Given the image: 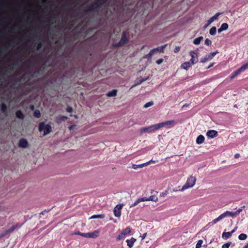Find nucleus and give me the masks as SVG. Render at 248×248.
Here are the masks:
<instances>
[{
    "instance_id": "obj_1",
    "label": "nucleus",
    "mask_w": 248,
    "mask_h": 248,
    "mask_svg": "<svg viewBox=\"0 0 248 248\" xmlns=\"http://www.w3.org/2000/svg\"><path fill=\"white\" fill-rule=\"evenodd\" d=\"M196 181V177L192 174L190 175L187 178L186 183L183 186L180 191L182 192L192 188L195 185Z\"/></svg>"
},
{
    "instance_id": "obj_2",
    "label": "nucleus",
    "mask_w": 248,
    "mask_h": 248,
    "mask_svg": "<svg viewBox=\"0 0 248 248\" xmlns=\"http://www.w3.org/2000/svg\"><path fill=\"white\" fill-rule=\"evenodd\" d=\"M38 130L40 132H43V136H45L51 132L52 127L50 125L42 122L39 124Z\"/></svg>"
},
{
    "instance_id": "obj_3",
    "label": "nucleus",
    "mask_w": 248,
    "mask_h": 248,
    "mask_svg": "<svg viewBox=\"0 0 248 248\" xmlns=\"http://www.w3.org/2000/svg\"><path fill=\"white\" fill-rule=\"evenodd\" d=\"M248 68V62H247L246 63L243 64V65H242L240 68H239L237 70H236L235 72H234L230 78L231 79H232L234 78L239 74H240L241 72L244 71Z\"/></svg>"
},
{
    "instance_id": "obj_4",
    "label": "nucleus",
    "mask_w": 248,
    "mask_h": 248,
    "mask_svg": "<svg viewBox=\"0 0 248 248\" xmlns=\"http://www.w3.org/2000/svg\"><path fill=\"white\" fill-rule=\"evenodd\" d=\"M123 206V203H120L114 208L113 213L115 217H119L121 216V210Z\"/></svg>"
},
{
    "instance_id": "obj_5",
    "label": "nucleus",
    "mask_w": 248,
    "mask_h": 248,
    "mask_svg": "<svg viewBox=\"0 0 248 248\" xmlns=\"http://www.w3.org/2000/svg\"><path fill=\"white\" fill-rule=\"evenodd\" d=\"M218 53V52L217 51L212 52L209 55H206L204 57L202 58L201 60V62L202 63L206 62L208 61L212 60L213 58V57Z\"/></svg>"
},
{
    "instance_id": "obj_6",
    "label": "nucleus",
    "mask_w": 248,
    "mask_h": 248,
    "mask_svg": "<svg viewBox=\"0 0 248 248\" xmlns=\"http://www.w3.org/2000/svg\"><path fill=\"white\" fill-rule=\"evenodd\" d=\"M242 211V209H239L237 210L236 212H230V211H226L224 213H223V215L224 216V217H234L238 215Z\"/></svg>"
},
{
    "instance_id": "obj_7",
    "label": "nucleus",
    "mask_w": 248,
    "mask_h": 248,
    "mask_svg": "<svg viewBox=\"0 0 248 248\" xmlns=\"http://www.w3.org/2000/svg\"><path fill=\"white\" fill-rule=\"evenodd\" d=\"M190 56H191L190 62L193 65L196 63L198 62V54L195 51H191L189 52Z\"/></svg>"
},
{
    "instance_id": "obj_8",
    "label": "nucleus",
    "mask_w": 248,
    "mask_h": 248,
    "mask_svg": "<svg viewBox=\"0 0 248 248\" xmlns=\"http://www.w3.org/2000/svg\"><path fill=\"white\" fill-rule=\"evenodd\" d=\"M100 232L98 230H95L91 232L86 233L85 238H96L99 235Z\"/></svg>"
},
{
    "instance_id": "obj_9",
    "label": "nucleus",
    "mask_w": 248,
    "mask_h": 248,
    "mask_svg": "<svg viewBox=\"0 0 248 248\" xmlns=\"http://www.w3.org/2000/svg\"><path fill=\"white\" fill-rule=\"evenodd\" d=\"M131 232V229L130 228L127 227L125 228L122 232H121L118 236L117 239L121 240L124 238L125 236L127 234H129Z\"/></svg>"
},
{
    "instance_id": "obj_10",
    "label": "nucleus",
    "mask_w": 248,
    "mask_h": 248,
    "mask_svg": "<svg viewBox=\"0 0 248 248\" xmlns=\"http://www.w3.org/2000/svg\"><path fill=\"white\" fill-rule=\"evenodd\" d=\"M28 141L24 139H21L19 140L18 142V146L22 148H26L28 147Z\"/></svg>"
},
{
    "instance_id": "obj_11",
    "label": "nucleus",
    "mask_w": 248,
    "mask_h": 248,
    "mask_svg": "<svg viewBox=\"0 0 248 248\" xmlns=\"http://www.w3.org/2000/svg\"><path fill=\"white\" fill-rule=\"evenodd\" d=\"M206 136L210 138H214L217 136V132L214 130H209L206 133Z\"/></svg>"
},
{
    "instance_id": "obj_12",
    "label": "nucleus",
    "mask_w": 248,
    "mask_h": 248,
    "mask_svg": "<svg viewBox=\"0 0 248 248\" xmlns=\"http://www.w3.org/2000/svg\"><path fill=\"white\" fill-rule=\"evenodd\" d=\"M167 46V45L165 44L163 46H158L156 48H154V49H153V50L154 51L155 53L157 52H158L160 53H163L164 50L165 48Z\"/></svg>"
},
{
    "instance_id": "obj_13",
    "label": "nucleus",
    "mask_w": 248,
    "mask_h": 248,
    "mask_svg": "<svg viewBox=\"0 0 248 248\" xmlns=\"http://www.w3.org/2000/svg\"><path fill=\"white\" fill-rule=\"evenodd\" d=\"M192 64L190 62H185L181 64V69L187 70L189 67H190L192 66Z\"/></svg>"
},
{
    "instance_id": "obj_14",
    "label": "nucleus",
    "mask_w": 248,
    "mask_h": 248,
    "mask_svg": "<svg viewBox=\"0 0 248 248\" xmlns=\"http://www.w3.org/2000/svg\"><path fill=\"white\" fill-rule=\"evenodd\" d=\"M151 161V160L150 161L147 162L146 163L140 164V165L134 164V165H132V168L133 169L136 170V169H137L138 168H142L143 167L146 166L148 165H149Z\"/></svg>"
},
{
    "instance_id": "obj_15",
    "label": "nucleus",
    "mask_w": 248,
    "mask_h": 248,
    "mask_svg": "<svg viewBox=\"0 0 248 248\" xmlns=\"http://www.w3.org/2000/svg\"><path fill=\"white\" fill-rule=\"evenodd\" d=\"M221 15L220 13H216L214 16L209 18L208 20V25H210L212 22H213L215 20H217L219 16Z\"/></svg>"
},
{
    "instance_id": "obj_16",
    "label": "nucleus",
    "mask_w": 248,
    "mask_h": 248,
    "mask_svg": "<svg viewBox=\"0 0 248 248\" xmlns=\"http://www.w3.org/2000/svg\"><path fill=\"white\" fill-rule=\"evenodd\" d=\"M204 137L202 135H200L197 138L196 142L197 144H201L204 142Z\"/></svg>"
},
{
    "instance_id": "obj_17",
    "label": "nucleus",
    "mask_w": 248,
    "mask_h": 248,
    "mask_svg": "<svg viewBox=\"0 0 248 248\" xmlns=\"http://www.w3.org/2000/svg\"><path fill=\"white\" fill-rule=\"evenodd\" d=\"M228 28V25L227 23H224L221 25L219 29H218L217 31L219 33H220L224 31L227 30Z\"/></svg>"
},
{
    "instance_id": "obj_18",
    "label": "nucleus",
    "mask_w": 248,
    "mask_h": 248,
    "mask_svg": "<svg viewBox=\"0 0 248 248\" xmlns=\"http://www.w3.org/2000/svg\"><path fill=\"white\" fill-rule=\"evenodd\" d=\"M136 241V239L134 238H131L130 239H127L126 240L127 245L129 248H131L133 247Z\"/></svg>"
},
{
    "instance_id": "obj_19",
    "label": "nucleus",
    "mask_w": 248,
    "mask_h": 248,
    "mask_svg": "<svg viewBox=\"0 0 248 248\" xmlns=\"http://www.w3.org/2000/svg\"><path fill=\"white\" fill-rule=\"evenodd\" d=\"M117 90L114 89L107 93V96L108 97H115L116 96Z\"/></svg>"
},
{
    "instance_id": "obj_20",
    "label": "nucleus",
    "mask_w": 248,
    "mask_h": 248,
    "mask_svg": "<svg viewBox=\"0 0 248 248\" xmlns=\"http://www.w3.org/2000/svg\"><path fill=\"white\" fill-rule=\"evenodd\" d=\"M203 38L202 36H200L195 38L193 40V43L196 45H198L200 44L201 42L203 40Z\"/></svg>"
},
{
    "instance_id": "obj_21",
    "label": "nucleus",
    "mask_w": 248,
    "mask_h": 248,
    "mask_svg": "<svg viewBox=\"0 0 248 248\" xmlns=\"http://www.w3.org/2000/svg\"><path fill=\"white\" fill-rule=\"evenodd\" d=\"M232 235L231 233L230 232H224L222 234V238L223 239L227 240Z\"/></svg>"
},
{
    "instance_id": "obj_22",
    "label": "nucleus",
    "mask_w": 248,
    "mask_h": 248,
    "mask_svg": "<svg viewBox=\"0 0 248 248\" xmlns=\"http://www.w3.org/2000/svg\"><path fill=\"white\" fill-rule=\"evenodd\" d=\"M155 54V52L154 51H153V49H151L150 52L146 55H145L144 57H143V58L144 59H149V58H151L153 56V55Z\"/></svg>"
},
{
    "instance_id": "obj_23",
    "label": "nucleus",
    "mask_w": 248,
    "mask_h": 248,
    "mask_svg": "<svg viewBox=\"0 0 248 248\" xmlns=\"http://www.w3.org/2000/svg\"><path fill=\"white\" fill-rule=\"evenodd\" d=\"M127 40L125 36L124 35L122 37L119 44L120 46L123 45L125 43H126L127 42Z\"/></svg>"
},
{
    "instance_id": "obj_24",
    "label": "nucleus",
    "mask_w": 248,
    "mask_h": 248,
    "mask_svg": "<svg viewBox=\"0 0 248 248\" xmlns=\"http://www.w3.org/2000/svg\"><path fill=\"white\" fill-rule=\"evenodd\" d=\"M105 217L103 214L93 215L90 217V219H95V218H103Z\"/></svg>"
},
{
    "instance_id": "obj_25",
    "label": "nucleus",
    "mask_w": 248,
    "mask_h": 248,
    "mask_svg": "<svg viewBox=\"0 0 248 248\" xmlns=\"http://www.w3.org/2000/svg\"><path fill=\"white\" fill-rule=\"evenodd\" d=\"M158 198L154 195L150 196V197H149L148 198V201H154V202H156L158 201Z\"/></svg>"
},
{
    "instance_id": "obj_26",
    "label": "nucleus",
    "mask_w": 248,
    "mask_h": 248,
    "mask_svg": "<svg viewBox=\"0 0 248 248\" xmlns=\"http://www.w3.org/2000/svg\"><path fill=\"white\" fill-rule=\"evenodd\" d=\"M217 31V29L215 27H212L209 31V33L211 35H214L216 34Z\"/></svg>"
},
{
    "instance_id": "obj_27",
    "label": "nucleus",
    "mask_w": 248,
    "mask_h": 248,
    "mask_svg": "<svg viewBox=\"0 0 248 248\" xmlns=\"http://www.w3.org/2000/svg\"><path fill=\"white\" fill-rule=\"evenodd\" d=\"M16 116L17 118L21 119H23L24 118V115L21 111H17L16 112Z\"/></svg>"
},
{
    "instance_id": "obj_28",
    "label": "nucleus",
    "mask_w": 248,
    "mask_h": 248,
    "mask_svg": "<svg viewBox=\"0 0 248 248\" xmlns=\"http://www.w3.org/2000/svg\"><path fill=\"white\" fill-rule=\"evenodd\" d=\"M151 129H152V127H151V126L147 127H144V128H141L140 129V132L141 133L151 132L150 130H151Z\"/></svg>"
},
{
    "instance_id": "obj_29",
    "label": "nucleus",
    "mask_w": 248,
    "mask_h": 248,
    "mask_svg": "<svg viewBox=\"0 0 248 248\" xmlns=\"http://www.w3.org/2000/svg\"><path fill=\"white\" fill-rule=\"evenodd\" d=\"M247 238V234H246L245 233H241L238 236V238L240 240H244L246 239Z\"/></svg>"
},
{
    "instance_id": "obj_30",
    "label": "nucleus",
    "mask_w": 248,
    "mask_h": 248,
    "mask_svg": "<svg viewBox=\"0 0 248 248\" xmlns=\"http://www.w3.org/2000/svg\"><path fill=\"white\" fill-rule=\"evenodd\" d=\"M223 218H224V216H223V214H222L217 218L213 220V222L214 223H216L217 222H218V221H219L220 220H221Z\"/></svg>"
},
{
    "instance_id": "obj_31",
    "label": "nucleus",
    "mask_w": 248,
    "mask_h": 248,
    "mask_svg": "<svg viewBox=\"0 0 248 248\" xmlns=\"http://www.w3.org/2000/svg\"><path fill=\"white\" fill-rule=\"evenodd\" d=\"M151 127H152V129L150 130L151 132H153L155 130L159 129L158 124L152 125Z\"/></svg>"
},
{
    "instance_id": "obj_32",
    "label": "nucleus",
    "mask_w": 248,
    "mask_h": 248,
    "mask_svg": "<svg viewBox=\"0 0 248 248\" xmlns=\"http://www.w3.org/2000/svg\"><path fill=\"white\" fill-rule=\"evenodd\" d=\"M174 123H175V121L174 120H170V121H168L164 122L165 126H166L168 125L173 124Z\"/></svg>"
},
{
    "instance_id": "obj_33",
    "label": "nucleus",
    "mask_w": 248,
    "mask_h": 248,
    "mask_svg": "<svg viewBox=\"0 0 248 248\" xmlns=\"http://www.w3.org/2000/svg\"><path fill=\"white\" fill-rule=\"evenodd\" d=\"M67 118H68L66 116H61L59 118H58V121L59 122H61L62 121H64L65 120L67 119Z\"/></svg>"
},
{
    "instance_id": "obj_34",
    "label": "nucleus",
    "mask_w": 248,
    "mask_h": 248,
    "mask_svg": "<svg viewBox=\"0 0 248 248\" xmlns=\"http://www.w3.org/2000/svg\"><path fill=\"white\" fill-rule=\"evenodd\" d=\"M202 243H203V241L202 240H199L196 245L195 248H200L202 246Z\"/></svg>"
},
{
    "instance_id": "obj_35",
    "label": "nucleus",
    "mask_w": 248,
    "mask_h": 248,
    "mask_svg": "<svg viewBox=\"0 0 248 248\" xmlns=\"http://www.w3.org/2000/svg\"><path fill=\"white\" fill-rule=\"evenodd\" d=\"M73 234L80 235V236L85 238V235H86V233H81L77 231V232H75L73 233Z\"/></svg>"
},
{
    "instance_id": "obj_36",
    "label": "nucleus",
    "mask_w": 248,
    "mask_h": 248,
    "mask_svg": "<svg viewBox=\"0 0 248 248\" xmlns=\"http://www.w3.org/2000/svg\"><path fill=\"white\" fill-rule=\"evenodd\" d=\"M232 244L231 242H228L222 246V248H229Z\"/></svg>"
},
{
    "instance_id": "obj_37",
    "label": "nucleus",
    "mask_w": 248,
    "mask_h": 248,
    "mask_svg": "<svg viewBox=\"0 0 248 248\" xmlns=\"http://www.w3.org/2000/svg\"><path fill=\"white\" fill-rule=\"evenodd\" d=\"M212 44V41L211 40H210L208 38H207L205 39V44L206 45H207V46H209L210 45H211Z\"/></svg>"
},
{
    "instance_id": "obj_38",
    "label": "nucleus",
    "mask_w": 248,
    "mask_h": 248,
    "mask_svg": "<svg viewBox=\"0 0 248 248\" xmlns=\"http://www.w3.org/2000/svg\"><path fill=\"white\" fill-rule=\"evenodd\" d=\"M153 105V102H149L147 103H146L144 105V107L145 108H148L149 107H151L152 106V105Z\"/></svg>"
},
{
    "instance_id": "obj_39",
    "label": "nucleus",
    "mask_w": 248,
    "mask_h": 248,
    "mask_svg": "<svg viewBox=\"0 0 248 248\" xmlns=\"http://www.w3.org/2000/svg\"><path fill=\"white\" fill-rule=\"evenodd\" d=\"M180 49H181L180 46H175L174 49V52L175 53H178L180 50Z\"/></svg>"
},
{
    "instance_id": "obj_40",
    "label": "nucleus",
    "mask_w": 248,
    "mask_h": 248,
    "mask_svg": "<svg viewBox=\"0 0 248 248\" xmlns=\"http://www.w3.org/2000/svg\"><path fill=\"white\" fill-rule=\"evenodd\" d=\"M41 116V114L38 110H36L34 112V116H35L37 118L40 117Z\"/></svg>"
},
{
    "instance_id": "obj_41",
    "label": "nucleus",
    "mask_w": 248,
    "mask_h": 248,
    "mask_svg": "<svg viewBox=\"0 0 248 248\" xmlns=\"http://www.w3.org/2000/svg\"><path fill=\"white\" fill-rule=\"evenodd\" d=\"M139 202H140L138 199L135 202L130 205V207H133L136 206Z\"/></svg>"
},
{
    "instance_id": "obj_42",
    "label": "nucleus",
    "mask_w": 248,
    "mask_h": 248,
    "mask_svg": "<svg viewBox=\"0 0 248 248\" xmlns=\"http://www.w3.org/2000/svg\"><path fill=\"white\" fill-rule=\"evenodd\" d=\"M163 59H159L157 60L155 62L157 64L159 65L163 62Z\"/></svg>"
},
{
    "instance_id": "obj_43",
    "label": "nucleus",
    "mask_w": 248,
    "mask_h": 248,
    "mask_svg": "<svg viewBox=\"0 0 248 248\" xmlns=\"http://www.w3.org/2000/svg\"><path fill=\"white\" fill-rule=\"evenodd\" d=\"M149 79V77H148L145 78H141L139 81L140 83L141 84L142 82H144L145 81H146Z\"/></svg>"
},
{
    "instance_id": "obj_44",
    "label": "nucleus",
    "mask_w": 248,
    "mask_h": 248,
    "mask_svg": "<svg viewBox=\"0 0 248 248\" xmlns=\"http://www.w3.org/2000/svg\"><path fill=\"white\" fill-rule=\"evenodd\" d=\"M140 202H144V201H148V198L146 197H142L141 198L139 199Z\"/></svg>"
},
{
    "instance_id": "obj_45",
    "label": "nucleus",
    "mask_w": 248,
    "mask_h": 248,
    "mask_svg": "<svg viewBox=\"0 0 248 248\" xmlns=\"http://www.w3.org/2000/svg\"><path fill=\"white\" fill-rule=\"evenodd\" d=\"M66 111L68 112H71L73 111V108L71 107H68L66 108Z\"/></svg>"
},
{
    "instance_id": "obj_46",
    "label": "nucleus",
    "mask_w": 248,
    "mask_h": 248,
    "mask_svg": "<svg viewBox=\"0 0 248 248\" xmlns=\"http://www.w3.org/2000/svg\"><path fill=\"white\" fill-rule=\"evenodd\" d=\"M76 126H77L76 125L73 124V125H72L70 126L69 127V129L70 130H72L73 129H74Z\"/></svg>"
},
{
    "instance_id": "obj_47",
    "label": "nucleus",
    "mask_w": 248,
    "mask_h": 248,
    "mask_svg": "<svg viewBox=\"0 0 248 248\" xmlns=\"http://www.w3.org/2000/svg\"><path fill=\"white\" fill-rule=\"evenodd\" d=\"M1 109L3 112H4L6 109V106L3 104H2L1 106Z\"/></svg>"
},
{
    "instance_id": "obj_48",
    "label": "nucleus",
    "mask_w": 248,
    "mask_h": 248,
    "mask_svg": "<svg viewBox=\"0 0 248 248\" xmlns=\"http://www.w3.org/2000/svg\"><path fill=\"white\" fill-rule=\"evenodd\" d=\"M158 125L159 128L165 126L164 122L158 124Z\"/></svg>"
},
{
    "instance_id": "obj_49",
    "label": "nucleus",
    "mask_w": 248,
    "mask_h": 248,
    "mask_svg": "<svg viewBox=\"0 0 248 248\" xmlns=\"http://www.w3.org/2000/svg\"><path fill=\"white\" fill-rule=\"evenodd\" d=\"M140 82H138V83H135L134 85H133V86L130 88V89H131L132 88H134V87H136V86H138V85H140Z\"/></svg>"
},
{
    "instance_id": "obj_50",
    "label": "nucleus",
    "mask_w": 248,
    "mask_h": 248,
    "mask_svg": "<svg viewBox=\"0 0 248 248\" xmlns=\"http://www.w3.org/2000/svg\"><path fill=\"white\" fill-rule=\"evenodd\" d=\"M146 235H147L146 233L143 234V235L141 236V239L143 240L146 237Z\"/></svg>"
},
{
    "instance_id": "obj_51",
    "label": "nucleus",
    "mask_w": 248,
    "mask_h": 248,
    "mask_svg": "<svg viewBox=\"0 0 248 248\" xmlns=\"http://www.w3.org/2000/svg\"><path fill=\"white\" fill-rule=\"evenodd\" d=\"M237 227H235L233 230H232L231 232H230V233H231V234H232V233H233L237 229Z\"/></svg>"
},
{
    "instance_id": "obj_52",
    "label": "nucleus",
    "mask_w": 248,
    "mask_h": 248,
    "mask_svg": "<svg viewBox=\"0 0 248 248\" xmlns=\"http://www.w3.org/2000/svg\"><path fill=\"white\" fill-rule=\"evenodd\" d=\"M239 156H240V155L239 154H236L234 155V157L235 158H237L239 157Z\"/></svg>"
},
{
    "instance_id": "obj_53",
    "label": "nucleus",
    "mask_w": 248,
    "mask_h": 248,
    "mask_svg": "<svg viewBox=\"0 0 248 248\" xmlns=\"http://www.w3.org/2000/svg\"><path fill=\"white\" fill-rule=\"evenodd\" d=\"M209 25H208V21H207V23L205 25V26H204V28L206 29Z\"/></svg>"
},
{
    "instance_id": "obj_54",
    "label": "nucleus",
    "mask_w": 248,
    "mask_h": 248,
    "mask_svg": "<svg viewBox=\"0 0 248 248\" xmlns=\"http://www.w3.org/2000/svg\"><path fill=\"white\" fill-rule=\"evenodd\" d=\"M214 65V63H211L208 67L207 68H210V67H212Z\"/></svg>"
},
{
    "instance_id": "obj_55",
    "label": "nucleus",
    "mask_w": 248,
    "mask_h": 248,
    "mask_svg": "<svg viewBox=\"0 0 248 248\" xmlns=\"http://www.w3.org/2000/svg\"><path fill=\"white\" fill-rule=\"evenodd\" d=\"M243 248H248V243Z\"/></svg>"
},
{
    "instance_id": "obj_56",
    "label": "nucleus",
    "mask_w": 248,
    "mask_h": 248,
    "mask_svg": "<svg viewBox=\"0 0 248 248\" xmlns=\"http://www.w3.org/2000/svg\"><path fill=\"white\" fill-rule=\"evenodd\" d=\"M4 235V234H2V235H0V238L1 237H2V236H3Z\"/></svg>"
},
{
    "instance_id": "obj_57",
    "label": "nucleus",
    "mask_w": 248,
    "mask_h": 248,
    "mask_svg": "<svg viewBox=\"0 0 248 248\" xmlns=\"http://www.w3.org/2000/svg\"><path fill=\"white\" fill-rule=\"evenodd\" d=\"M74 117H75V118H76V119H77V118H78V116H77V115H74Z\"/></svg>"
}]
</instances>
